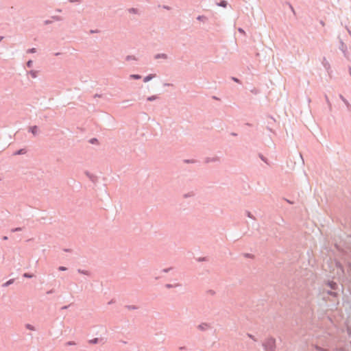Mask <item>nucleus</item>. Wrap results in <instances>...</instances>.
Masks as SVG:
<instances>
[{"label": "nucleus", "mask_w": 351, "mask_h": 351, "mask_svg": "<svg viewBox=\"0 0 351 351\" xmlns=\"http://www.w3.org/2000/svg\"><path fill=\"white\" fill-rule=\"evenodd\" d=\"M86 176L93 182H95L96 180H97V177L95 176H94L93 174L90 173L89 171H86L85 172Z\"/></svg>", "instance_id": "423d86ee"}, {"label": "nucleus", "mask_w": 351, "mask_h": 351, "mask_svg": "<svg viewBox=\"0 0 351 351\" xmlns=\"http://www.w3.org/2000/svg\"><path fill=\"white\" fill-rule=\"evenodd\" d=\"M76 343L75 341H67L66 343V346H73V345H75Z\"/></svg>", "instance_id": "79ce46f5"}, {"label": "nucleus", "mask_w": 351, "mask_h": 351, "mask_svg": "<svg viewBox=\"0 0 351 351\" xmlns=\"http://www.w3.org/2000/svg\"><path fill=\"white\" fill-rule=\"evenodd\" d=\"M115 302V300L114 299H112L110 301L108 302V304H112Z\"/></svg>", "instance_id": "864d4df0"}, {"label": "nucleus", "mask_w": 351, "mask_h": 351, "mask_svg": "<svg viewBox=\"0 0 351 351\" xmlns=\"http://www.w3.org/2000/svg\"><path fill=\"white\" fill-rule=\"evenodd\" d=\"M28 74H29L32 77L36 78L38 75V71L36 70H30L29 71H28Z\"/></svg>", "instance_id": "2eb2a0df"}, {"label": "nucleus", "mask_w": 351, "mask_h": 351, "mask_svg": "<svg viewBox=\"0 0 351 351\" xmlns=\"http://www.w3.org/2000/svg\"><path fill=\"white\" fill-rule=\"evenodd\" d=\"M99 341H100V339L96 337V338H93L92 339H90L88 341V342L90 344H97V343H98L99 342Z\"/></svg>", "instance_id": "a211bd4d"}, {"label": "nucleus", "mask_w": 351, "mask_h": 351, "mask_svg": "<svg viewBox=\"0 0 351 351\" xmlns=\"http://www.w3.org/2000/svg\"><path fill=\"white\" fill-rule=\"evenodd\" d=\"M28 132L32 133L34 136H36L38 132V127L36 125L30 126L28 129Z\"/></svg>", "instance_id": "7ed1b4c3"}, {"label": "nucleus", "mask_w": 351, "mask_h": 351, "mask_svg": "<svg viewBox=\"0 0 351 351\" xmlns=\"http://www.w3.org/2000/svg\"><path fill=\"white\" fill-rule=\"evenodd\" d=\"M217 5L222 8H226L228 2L225 0H221L219 3H217Z\"/></svg>", "instance_id": "ddd939ff"}, {"label": "nucleus", "mask_w": 351, "mask_h": 351, "mask_svg": "<svg viewBox=\"0 0 351 351\" xmlns=\"http://www.w3.org/2000/svg\"><path fill=\"white\" fill-rule=\"evenodd\" d=\"M316 350H319V351H324V349H322V348L319 347V346H316L315 347Z\"/></svg>", "instance_id": "5fc2aeb1"}, {"label": "nucleus", "mask_w": 351, "mask_h": 351, "mask_svg": "<svg viewBox=\"0 0 351 351\" xmlns=\"http://www.w3.org/2000/svg\"><path fill=\"white\" fill-rule=\"evenodd\" d=\"M262 346L263 347L265 351H276V339L273 337L267 338L262 343Z\"/></svg>", "instance_id": "f257e3e1"}, {"label": "nucleus", "mask_w": 351, "mask_h": 351, "mask_svg": "<svg viewBox=\"0 0 351 351\" xmlns=\"http://www.w3.org/2000/svg\"><path fill=\"white\" fill-rule=\"evenodd\" d=\"M141 75L139 74H132L130 75V78L133 80H140L141 78Z\"/></svg>", "instance_id": "b1692460"}, {"label": "nucleus", "mask_w": 351, "mask_h": 351, "mask_svg": "<svg viewBox=\"0 0 351 351\" xmlns=\"http://www.w3.org/2000/svg\"><path fill=\"white\" fill-rule=\"evenodd\" d=\"M125 60L130 61V60H136V58L134 56L128 55L125 57Z\"/></svg>", "instance_id": "bb28decb"}, {"label": "nucleus", "mask_w": 351, "mask_h": 351, "mask_svg": "<svg viewBox=\"0 0 351 351\" xmlns=\"http://www.w3.org/2000/svg\"><path fill=\"white\" fill-rule=\"evenodd\" d=\"M339 98L345 104V105L346 106L348 110H350L351 105L349 103V101L342 95H339Z\"/></svg>", "instance_id": "20e7f679"}, {"label": "nucleus", "mask_w": 351, "mask_h": 351, "mask_svg": "<svg viewBox=\"0 0 351 351\" xmlns=\"http://www.w3.org/2000/svg\"><path fill=\"white\" fill-rule=\"evenodd\" d=\"M322 63L324 68L328 71V69H330V64L326 61L325 58H324V61Z\"/></svg>", "instance_id": "aec40b11"}, {"label": "nucleus", "mask_w": 351, "mask_h": 351, "mask_svg": "<svg viewBox=\"0 0 351 351\" xmlns=\"http://www.w3.org/2000/svg\"><path fill=\"white\" fill-rule=\"evenodd\" d=\"M335 265H336V267H337V269H339L342 271H344L343 266V265L339 261L336 262Z\"/></svg>", "instance_id": "5701e85b"}, {"label": "nucleus", "mask_w": 351, "mask_h": 351, "mask_svg": "<svg viewBox=\"0 0 351 351\" xmlns=\"http://www.w3.org/2000/svg\"><path fill=\"white\" fill-rule=\"evenodd\" d=\"M339 48L343 53L347 50L346 45L341 40H340V45Z\"/></svg>", "instance_id": "1a4fd4ad"}, {"label": "nucleus", "mask_w": 351, "mask_h": 351, "mask_svg": "<svg viewBox=\"0 0 351 351\" xmlns=\"http://www.w3.org/2000/svg\"><path fill=\"white\" fill-rule=\"evenodd\" d=\"M239 32H243L244 31H243V29L242 28L240 27V28H239Z\"/></svg>", "instance_id": "e2e57ef3"}, {"label": "nucleus", "mask_w": 351, "mask_h": 351, "mask_svg": "<svg viewBox=\"0 0 351 351\" xmlns=\"http://www.w3.org/2000/svg\"><path fill=\"white\" fill-rule=\"evenodd\" d=\"M348 70H349V73H350V76H351V67H350V66H349Z\"/></svg>", "instance_id": "0e129e2a"}, {"label": "nucleus", "mask_w": 351, "mask_h": 351, "mask_svg": "<svg viewBox=\"0 0 351 351\" xmlns=\"http://www.w3.org/2000/svg\"><path fill=\"white\" fill-rule=\"evenodd\" d=\"M246 215L249 218L253 219L254 217L250 211H246Z\"/></svg>", "instance_id": "c03bdc74"}, {"label": "nucleus", "mask_w": 351, "mask_h": 351, "mask_svg": "<svg viewBox=\"0 0 351 351\" xmlns=\"http://www.w3.org/2000/svg\"><path fill=\"white\" fill-rule=\"evenodd\" d=\"M194 195H195V193L193 191H191V192H189V193L184 194L183 197L184 198H188V197H193Z\"/></svg>", "instance_id": "c756f323"}, {"label": "nucleus", "mask_w": 351, "mask_h": 351, "mask_svg": "<svg viewBox=\"0 0 351 351\" xmlns=\"http://www.w3.org/2000/svg\"><path fill=\"white\" fill-rule=\"evenodd\" d=\"M88 142L90 143V144H96L98 143V139L97 138H91Z\"/></svg>", "instance_id": "7c9ffc66"}, {"label": "nucleus", "mask_w": 351, "mask_h": 351, "mask_svg": "<svg viewBox=\"0 0 351 351\" xmlns=\"http://www.w3.org/2000/svg\"><path fill=\"white\" fill-rule=\"evenodd\" d=\"M51 23H52V21H51V20H45L44 21V24L45 25H49V24H51Z\"/></svg>", "instance_id": "49530a36"}, {"label": "nucleus", "mask_w": 351, "mask_h": 351, "mask_svg": "<svg viewBox=\"0 0 351 351\" xmlns=\"http://www.w3.org/2000/svg\"><path fill=\"white\" fill-rule=\"evenodd\" d=\"M167 59L168 56L166 53H157L154 56V59Z\"/></svg>", "instance_id": "6e6552de"}, {"label": "nucleus", "mask_w": 351, "mask_h": 351, "mask_svg": "<svg viewBox=\"0 0 351 351\" xmlns=\"http://www.w3.org/2000/svg\"><path fill=\"white\" fill-rule=\"evenodd\" d=\"M230 135L232 136H237V133L232 132L230 133Z\"/></svg>", "instance_id": "6e6d98bb"}, {"label": "nucleus", "mask_w": 351, "mask_h": 351, "mask_svg": "<svg viewBox=\"0 0 351 351\" xmlns=\"http://www.w3.org/2000/svg\"><path fill=\"white\" fill-rule=\"evenodd\" d=\"M26 152H27V151L25 148H21V149L16 150L14 153V155H23V154H25Z\"/></svg>", "instance_id": "9d476101"}, {"label": "nucleus", "mask_w": 351, "mask_h": 351, "mask_svg": "<svg viewBox=\"0 0 351 351\" xmlns=\"http://www.w3.org/2000/svg\"><path fill=\"white\" fill-rule=\"evenodd\" d=\"M179 349H180V350H186V347H185V346H181V347H180V348H179Z\"/></svg>", "instance_id": "13d9d810"}, {"label": "nucleus", "mask_w": 351, "mask_h": 351, "mask_svg": "<svg viewBox=\"0 0 351 351\" xmlns=\"http://www.w3.org/2000/svg\"><path fill=\"white\" fill-rule=\"evenodd\" d=\"M125 307L128 310H136L138 308V306L135 305H125Z\"/></svg>", "instance_id": "4be33fe9"}, {"label": "nucleus", "mask_w": 351, "mask_h": 351, "mask_svg": "<svg viewBox=\"0 0 351 351\" xmlns=\"http://www.w3.org/2000/svg\"><path fill=\"white\" fill-rule=\"evenodd\" d=\"M23 276L26 278H32L34 276V274L31 273H24Z\"/></svg>", "instance_id": "2f4dec72"}, {"label": "nucleus", "mask_w": 351, "mask_h": 351, "mask_svg": "<svg viewBox=\"0 0 351 351\" xmlns=\"http://www.w3.org/2000/svg\"><path fill=\"white\" fill-rule=\"evenodd\" d=\"M3 39V36H0V42Z\"/></svg>", "instance_id": "774afa93"}, {"label": "nucleus", "mask_w": 351, "mask_h": 351, "mask_svg": "<svg viewBox=\"0 0 351 351\" xmlns=\"http://www.w3.org/2000/svg\"><path fill=\"white\" fill-rule=\"evenodd\" d=\"M231 79L237 83H241L240 80L236 77H232Z\"/></svg>", "instance_id": "37998d69"}, {"label": "nucleus", "mask_w": 351, "mask_h": 351, "mask_svg": "<svg viewBox=\"0 0 351 351\" xmlns=\"http://www.w3.org/2000/svg\"><path fill=\"white\" fill-rule=\"evenodd\" d=\"M326 285L330 288L332 290H337L338 289V285L336 282L332 280H327Z\"/></svg>", "instance_id": "f03ea898"}, {"label": "nucleus", "mask_w": 351, "mask_h": 351, "mask_svg": "<svg viewBox=\"0 0 351 351\" xmlns=\"http://www.w3.org/2000/svg\"><path fill=\"white\" fill-rule=\"evenodd\" d=\"M210 326L209 324L206 323H202L201 324L198 325L197 328L200 330L204 331L209 328Z\"/></svg>", "instance_id": "39448f33"}, {"label": "nucleus", "mask_w": 351, "mask_h": 351, "mask_svg": "<svg viewBox=\"0 0 351 351\" xmlns=\"http://www.w3.org/2000/svg\"><path fill=\"white\" fill-rule=\"evenodd\" d=\"M70 306V305H68V306H64L61 308V309L62 310H64V309H67Z\"/></svg>", "instance_id": "4d7b16f0"}, {"label": "nucleus", "mask_w": 351, "mask_h": 351, "mask_svg": "<svg viewBox=\"0 0 351 351\" xmlns=\"http://www.w3.org/2000/svg\"><path fill=\"white\" fill-rule=\"evenodd\" d=\"M128 12L130 14H138V10L137 8H131L128 10Z\"/></svg>", "instance_id": "dca6fc26"}, {"label": "nucleus", "mask_w": 351, "mask_h": 351, "mask_svg": "<svg viewBox=\"0 0 351 351\" xmlns=\"http://www.w3.org/2000/svg\"><path fill=\"white\" fill-rule=\"evenodd\" d=\"M2 239L3 240L6 241L8 239V237L7 236H3Z\"/></svg>", "instance_id": "680f3d73"}, {"label": "nucleus", "mask_w": 351, "mask_h": 351, "mask_svg": "<svg viewBox=\"0 0 351 351\" xmlns=\"http://www.w3.org/2000/svg\"><path fill=\"white\" fill-rule=\"evenodd\" d=\"M101 96H102L101 95H99V94H95V95H94V97H95H95H101Z\"/></svg>", "instance_id": "bf43d9fd"}, {"label": "nucleus", "mask_w": 351, "mask_h": 351, "mask_svg": "<svg viewBox=\"0 0 351 351\" xmlns=\"http://www.w3.org/2000/svg\"><path fill=\"white\" fill-rule=\"evenodd\" d=\"M98 32H99V30H98V29H91V30H90V34L98 33Z\"/></svg>", "instance_id": "09e8293b"}, {"label": "nucleus", "mask_w": 351, "mask_h": 351, "mask_svg": "<svg viewBox=\"0 0 351 351\" xmlns=\"http://www.w3.org/2000/svg\"><path fill=\"white\" fill-rule=\"evenodd\" d=\"M334 290H327L326 293L333 298H336L338 296V293L336 291H333Z\"/></svg>", "instance_id": "f8f14e48"}, {"label": "nucleus", "mask_w": 351, "mask_h": 351, "mask_svg": "<svg viewBox=\"0 0 351 351\" xmlns=\"http://www.w3.org/2000/svg\"><path fill=\"white\" fill-rule=\"evenodd\" d=\"M54 293V289H51L47 291V294H51Z\"/></svg>", "instance_id": "3c124183"}, {"label": "nucleus", "mask_w": 351, "mask_h": 351, "mask_svg": "<svg viewBox=\"0 0 351 351\" xmlns=\"http://www.w3.org/2000/svg\"><path fill=\"white\" fill-rule=\"evenodd\" d=\"M70 3H80V0H69Z\"/></svg>", "instance_id": "8fccbe9b"}, {"label": "nucleus", "mask_w": 351, "mask_h": 351, "mask_svg": "<svg viewBox=\"0 0 351 351\" xmlns=\"http://www.w3.org/2000/svg\"><path fill=\"white\" fill-rule=\"evenodd\" d=\"M244 257L245 258H252L254 257V255L252 254H249V253H245L243 254Z\"/></svg>", "instance_id": "e433bc0d"}, {"label": "nucleus", "mask_w": 351, "mask_h": 351, "mask_svg": "<svg viewBox=\"0 0 351 351\" xmlns=\"http://www.w3.org/2000/svg\"><path fill=\"white\" fill-rule=\"evenodd\" d=\"M14 282V278L10 279V280H8V281H6L5 282L3 283L2 285V287H7L10 286V285L13 284Z\"/></svg>", "instance_id": "4468645a"}, {"label": "nucleus", "mask_w": 351, "mask_h": 351, "mask_svg": "<svg viewBox=\"0 0 351 351\" xmlns=\"http://www.w3.org/2000/svg\"><path fill=\"white\" fill-rule=\"evenodd\" d=\"M156 77V74H149L147 76L144 77L143 82H148L150 80H152L153 78Z\"/></svg>", "instance_id": "0eeeda50"}, {"label": "nucleus", "mask_w": 351, "mask_h": 351, "mask_svg": "<svg viewBox=\"0 0 351 351\" xmlns=\"http://www.w3.org/2000/svg\"><path fill=\"white\" fill-rule=\"evenodd\" d=\"M63 251L66 252H71V249H69V248H64L63 249Z\"/></svg>", "instance_id": "603ef678"}, {"label": "nucleus", "mask_w": 351, "mask_h": 351, "mask_svg": "<svg viewBox=\"0 0 351 351\" xmlns=\"http://www.w3.org/2000/svg\"><path fill=\"white\" fill-rule=\"evenodd\" d=\"M183 162L184 163H186V164H189V163H195L197 162V161L196 160H193V159H184L183 160Z\"/></svg>", "instance_id": "cd10ccee"}, {"label": "nucleus", "mask_w": 351, "mask_h": 351, "mask_svg": "<svg viewBox=\"0 0 351 351\" xmlns=\"http://www.w3.org/2000/svg\"><path fill=\"white\" fill-rule=\"evenodd\" d=\"M26 66L28 68H31L33 66V61L32 60H29L27 63H26Z\"/></svg>", "instance_id": "f704fd0d"}, {"label": "nucleus", "mask_w": 351, "mask_h": 351, "mask_svg": "<svg viewBox=\"0 0 351 351\" xmlns=\"http://www.w3.org/2000/svg\"><path fill=\"white\" fill-rule=\"evenodd\" d=\"M258 157L262 161H263L267 165L269 164L267 158L265 157L262 154H258Z\"/></svg>", "instance_id": "412c9836"}, {"label": "nucleus", "mask_w": 351, "mask_h": 351, "mask_svg": "<svg viewBox=\"0 0 351 351\" xmlns=\"http://www.w3.org/2000/svg\"><path fill=\"white\" fill-rule=\"evenodd\" d=\"M36 49L33 47V48H30L27 50V53H36Z\"/></svg>", "instance_id": "c9c22d12"}, {"label": "nucleus", "mask_w": 351, "mask_h": 351, "mask_svg": "<svg viewBox=\"0 0 351 351\" xmlns=\"http://www.w3.org/2000/svg\"><path fill=\"white\" fill-rule=\"evenodd\" d=\"M218 160H219V158H217V157H213V158L208 157L206 158L205 162H206V163H209V162H216Z\"/></svg>", "instance_id": "9b49d317"}, {"label": "nucleus", "mask_w": 351, "mask_h": 351, "mask_svg": "<svg viewBox=\"0 0 351 351\" xmlns=\"http://www.w3.org/2000/svg\"><path fill=\"white\" fill-rule=\"evenodd\" d=\"M77 272L79 274H84V275H86V276H90V272L87 270H84V269H77Z\"/></svg>", "instance_id": "f3484780"}, {"label": "nucleus", "mask_w": 351, "mask_h": 351, "mask_svg": "<svg viewBox=\"0 0 351 351\" xmlns=\"http://www.w3.org/2000/svg\"><path fill=\"white\" fill-rule=\"evenodd\" d=\"M164 85H165V86H170L171 84H168V83H166V84H165Z\"/></svg>", "instance_id": "69168bd1"}, {"label": "nucleus", "mask_w": 351, "mask_h": 351, "mask_svg": "<svg viewBox=\"0 0 351 351\" xmlns=\"http://www.w3.org/2000/svg\"><path fill=\"white\" fill-rule=\"evenodd\" d=\"M62 10L61 9H60V8H58V9H56V12H58V13L62 12Z\"/></svg>", "instance_id": "052dcab7"}, {"label": "nucleus", "mask_w": 351, "mask_h": 351, "mask_svg": "<svg viewBox=\"0 0 351 351\" xmlns=\"http://www.w3.org/2000/svg\"><path fill=\"white\" fill-rule=\"evenodd\" d=\"M204 16L203 15H199L197 17V20L198 21H202L203 19H204Z\"/></svg>", "instance_id": "de8ad7c7"}, {"label": "nucleus", "mask_w": 351, "mask_h": 351, "mask_svg": "<svg viewBox=\"0 0 351 351\" xmlns=\"http://www.w3.org/2000/svg\"><path fill=\"white\" fill-rule=\"evenodd\" d=\"M23 229H24V227H17V228H12L10 231H11V232H16L22 231Z\"/></svg>", "instance_id": "393cba45"}, {"label": "nucleus", "mask_w": 351, "mask_h": 351, "mask_svg": "<svg viewBox=\"0 0 351 351\" xmlns=\"http://www.w3.org/2000/svg\"><path fill=\"white\" fill-rule=\"evenodd\" d=\"M206 293L210 294L211 295H214L215 294V291L213 289H209L206 291Z\"/></svg>", "instance_id": "ea45409f"}, {"label": "nucleus", "mask_w": 351, "mask_h": 351, "mask_svg": "<svg viewBox=\"0 0 351 351\" xmlns=\"http://www.w3.org/2000/svg\"><path fill=\"white\" fill-rule=\"evenodd\" d=\"M25 328L28 330H35V328L34 326H32V324H25Z\"/></svg>", "instance_id": "473e14b6"}, {"label": "nucleus", "mask_w": 351, "mask_h": 351, "mask_svg": "<svg viewBox=\"0 0 351 351\" xmlns=\"http://www.w3.org/2000/svg\"><path fill=\"white\" fill-rule=\"evenodd\" d=\"M51 19L56 21H61L63 20V18L60 16L54 15L51 16Z\"/></svg>", "instance_id": "a878e982"}, {"label": "nucleus", "mask_w": 351, "mask_h": 351, "mask_svg": "<svg viewBox=\"0 0 351 351\" xmlns=\"http://www.w3.org/2000/svg\"><path fill=\"white\" fill-rule=\"evenodd\" d=\"M68 269L67 267H64V266H60L58 267V270L59 271H66Z\"/></svg>", "instance_id": "a19ab883"}, {"label": "nucleus", "mask_w": 351, "mask_h": 351, "mask_svg": "<svg viewBox=\"0 0 351 351\" xmlns=\"http://www.w3.org/2000/svg\"><path fill=\"white\" fill-rule=\"evenodd\" d=\"M158 98V95H154L149 96L147 98V100L149 101H154L156 100Z\"/></svg>", "instance_id": "6ab92c4d"}, {"label": "nucleus", "mask_w": 351, "mask_h": 351, "mask_svg": "<svg viewBox=\"0 0 351 351\" xmlns=\"http://www.w3.org/2000/svg\"><path fill=\"white\" fill-rule=\"evenodd\" d=\"M247 336H248L250 339H252V340H254V341H256V339L254 337V335H251V334H250V333H247Z\"/></svg>", "instance_id": "a18cd8bd"}, {"label": "nucleus", "mask_w": 351, "mask_h": 351, "mask_svg": "<svg viewBox=\"0 0 351 351\" xmlns=\"http://www.w3.org/2000/svg\"><path fill=\"white\" fill-rule=\"evenodd\" d=\"M172 269V267L165 268L161 270V272L167 273Z\"/></svg>", "instance_id": "58836bf2"}, {"label": "nucleus", "mask_w": 351, "mask_h": 351, "mask_svg": "<svg viewBox=\"0 0 351 351\" xmlns=\"http://www.w3.org/2000/svg\"><path fill=\"white\" fill-rule=\"evenodd\" d=\"M196 261H198V262L207 261L208 258L206 256L199 257V258H196Z\"/></svg>", "instance_id": "72a5a7b5"}, {"label": "nucleus", "mask_w": 351, "mask_h": 351, "mask_svg": "<svg viewBox=\"0 0 351 351\" xmlns=\"http://www.w3.org/2000/svg\"><path fill=\"white\" fill-rule=\"evenodd\" d=\"M164 8H165V9H167V10H169V6H164Z\"/></svg>", "instance_id": "338daca9"}, {"label": "nucleus", "mask_w": 351, "mask_h": 351, "mask_svg": "<svg viewBox=\"0 0 351 351\" xmlns=\"http://www.w3.org/2000/svg\"><path fill=\"white\" fill-rule=\"evenodd\" d=\"M286 3L289 5V8L293 12V13L294 14H295V10H294V8H293V5L290 3H289V2H286Z\"/></svg>", "instance_id": "4c0bfd02"}, {"label": "nucleus", "mask_w": 351, "mask_h": 351, "mask_svg": "<svg viewBox=\"0 0 351 351\" xmlns=\"http://www.w3.org/2000/svg\"><path fill=\"white\" fill-rule=\"evenodd\" d=\"M178 286H180V284H175V285L166 284L165 285V287L167 288V289H171V288H173V287H178Z\"/></svg>", "instance_id": "c85d7f7f"}]
</instances>
